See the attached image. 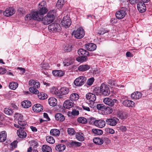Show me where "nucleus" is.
Wrapping results in <instances>:
<instances>
[{
	"instance_id": "f257e3e1",
	"label": "nucleus",
	"mask_w": 152,
	"mask_h": 152,
	"mask_svg": "<svg viewBox=\"0 0 152 152\" xmlns=\"http://www.w3.org/2000/svg\"><path fill=\"white\" fill-rule=\"evenodd\" d=\"M55 18V11L51 10L49 11L46 15L41 19V21L45 25H48L53 22Z\"/></svg>"
},
{
	"instance_id": "f03ea898",
	"label": "nucleus",
	"mask_w": 152,
	"mask_h": 152,
	"mask_svg": "<svg viewBox=\"0 0 152 152\" xmlns=\"http://www.w3.org/2000/svg\"><path fill=\"white\" fill-rule=\"evenodd\" d=\"M77 53L80 57L76 58V60L78 62H83L86 61L89 55V53L83 49H80L78 50Z\"/></svg>"
},
{
	"instance_id": "7ed1b4c3",
	"label": "nucleus",
	"mask_w": 152,
	"mask_h": 152,
	"mask_svg": "<svg viewBox=\"0 0 152 152\" xmlns=\"http://www.w3.org/2000/svg\"><path fill=\"white\" fill-rule=\"evenodd\" d=\"M46 5V2L44 1H42L39 4V11L38 12L41 16H42L48 11V9L45 7Z\"/></svg>"
},
{
	"instance_id": "20e7f679",
	"label": "nucleus",
	"mask_w": 152,
	"mask_h": 152,
	"mask_svg": "<svg viewBox=\"0 0 152 152\" xmlns=\"http://www.w3.org/2000/svg\"><path fill=\"white\" fill-rule=\"evenodd\" d=\"M72 34L74 37L78 39L82 38L85 35L84 31L83 29L81 28H79L76 30L74 31Z\"/></svg>"
},
{
	"instance_id": "39448f33",
	"label": "nucleus",
	"mask_w": 152,
	"mask_h": 152,
	"mask_svg": "<svg viewBox=\"0 0 152 152\" xmlns=\"http://www.w3.org/2000/svg\"><path fill=\"white\" fill-rule=\"evenodd\" d=\"M127 9L125 7H122L115 13L116 18L121 19L124 18L126 14Z\"/></svg>"
},
{
	"instance_id": "423d86ee",
	"label": "nucleus",
	"mask_w": 152,
	"mask_h": 152,
	"mask_svg": "<svg viewBox=\"0 0 152 152\" xmlns=\"http://www.w3.org/2000/svg\"><path fill=\"white\" fill-rule=\"evenodd\" d=\"M87 78L85 77L80 76L75 79L74 84L76 86H81L84 84Z\"/></svg>"
},
{
	"instance_id": "0eeeda50",
	"label": "nucleus",
	"mask_w": 152,
	"mask_h": 152,
	"mask_svg": "<svg viewBox=\"0 0 152 152\" xmlns=\"http://www.w3.org/2000/svg\"><path fill=\"white\" fill-rule=\"evenodd\" d=\"M48 28L50 31L54 32L59 31L61 30V27L58 23H54L49 25L48 26Z\"/></svg>"
},
{
	"instance_id": "6e6552de",
	"label": "nucleus",
	"mask_w": 152,
	"mask_h": 152,
	"mask_svg": "<svg viewBox=\"0 0 152 152\" xmlns=\"http://www.w3.org/2000/svg\"><path fill=\"white\" fill-rule=\"evenodd\" d=\"M100 91L102 94L105 96H107L110 94V91L108 87L104 84H102L100 86Z\"/></svg>"
},
{
	"instance_id": "1a4fd4ad",
	"label": "nucleus",
	"mask_w": 152,
	"mask_h": 152,
	"mask_svg": "<svg viewBox=\"0 0 152 152\" xmlns=\"http://www.w3.org/2000/svg\"><path fill=\"white\" fill-rule=\"evenodd\" d=\"M61 23L63 26L67 28L70 26L71 21L69 17L68 16H66L63 17Z\"/></svg>"
},
{
	"instance_id": "9d476101",
	"label": "nucleus",
	"mask_w": 152,
	"mask_h": 152,
	"mask_svg": "<svg viewBox=\"0 0 152 152\" xmlns=\"http://www.w3.org/2000/svg\"><path fill=\"white\" fill-rule=\"evenodd\" d=\"M0 13H3V15L6 17H9L13 15L15 12V10L14 8L10 7L7 8L4 12L2 11H0Z\"/></svg>"
},
{
	"instance_id": "9b49d317",
	"label": "nucleus",
	"mask_w": 152,
	"mask_h": 152,
	"mask_svg": "<svg viewBox=\"0 0 152 152\" xmlns=\"http://www.w3.org/2000/svg\"><path fill=\"white\" fill-rule=\"evenodd\" d=\"M94 125L96 126L99 128L104 127L106 124V122L103 120L100 119L95 120L93 122Z\"/></svg>"
},
{
	"instance_id": "f8f14e48",
	"label": "nucleus",
	"mask_w": 152,
	"mask_h": 152,
	"mask_svg": "<svg viewBox=\"0 0 152 152\" xmlns=\"http://www.w3.org/2000/svg\"><path fill=\"white\" fill-rule=\"evenodd\" d=\"M118 119L116 118L113 117L112 118L107 119L106 120L107 124L111 126H115L117 124L118 121Z\"/></svg>"
},
{
	"instance_id": "ddd939ff",
	"label": "nucleus",
	"mask_w": 152,
	"mask_h": 152,
	"mask_svg": "<svg viewBox=\"0 0 152 152\" xmlns=\"http://www.w3.org/2000/svg\"><path fill=\"white\" fill-rule=\"evenodd\" d=\"M103 102L105 104L112 107L117 102V100L115 99H112L110 98H106L104 99Z\"/></svg>"
},
{
	"instance_id": "4468645a",
	"label": "nucleus",
	"mask_w": 152,
	"mask_h": 152,
	"mask_svg": "<svg viewBox=\"0 0 152 152\" xmlns=\"http://www.w3.org/2000/svg\"><path fill=\"white\" fill-rule=\"evenodd\" d=\"M137 8L138 11L143 13L145 12L146 10V7L145 4L141 1H139L137 4Z\"/></svg>"
},
{
	"instance_id": "2eb2a0df",
	"label": "nucleus",
	"mask_w": 152,
	"mask_h": 152,
	"mask_svg": "<svg viewBox=\"0 0 152 152\" xmlns=\"http://www.w3.org/2000/svg\"><path fill=\"white\" fill-rule=\"evenodd\" d=\"M86 48L88 50L93 51L95 50L96 48V45L93 43H89L85 45Z\"/></svg>"
},
{
	"instance_id": "dca6fc26",
	"label": "nucleus",
	"mask_w": 152,
	"mask_h": 152,
	"mask_svg": "<svg viewBox=\"0 0 152 152\" xmlns=\"http://www.w3.org/2000/svg\"><path fill=\"white\" fill-rule=\"evenodd\" d=\"M122 103L124 106L130 107H133L134 104V102L132 100L127 99L124 100Z\"/></svg>"
},
{
	"instance_id": "f3484780",
	"label": "nucleus",
	"mask_w": 152,
	"mask_h": 152,
	"mask_svg": "<svg viewBox=\"0 0 152 152\" xmlns=\"http://www.w3.org/2000/svg\"><path fill=\"white\" fill-rule=\"evenodd\" d=\"M74 103L70 100H66L63 104V107L67 109H69L73 106Z\"/></svg>"
},
{
	"instance_id": "a211bd4d",
	"label": "nucleus",
	"mask_w": 152,
	"mask_h": 152,
	"mask_svg": "<svg viewBox=\"0 0 152 152\" xmlns=\"http://www.w3.org/2000/svg\"><path fill=\"white\" fill-rule=\"evenodd\" d=\"M86 99L90 102H94L96 99V95L92 93H89L86 95Z\"/></svg>"
},
{
	"instance_id": "6ab92c4d",
	"label": "nucleus",
	"mask_w": 152,
	"mask_h": 152,
	"mask_svg": "<svg viewBox=\"0 0 152 152\" xmlns=\"http://www.w3.org/2000/svg\"><path fill=\"white\" fill-rule=\"evenodd\" d=\"M33 110L35 112H39L42 111V106L40 104H37L34 105L32 107Z\"/></svg>"
},
{
	"instance_id": "aec40b11",
	"label": "nucleus",
	"mask_w": 152,
	"mask_h": 152,
	"mask_svg": "<svg viewBox=\"0 0 152 152\" xmlns=\"http://www.w3.org/2000/svg\"><path fill=\"white\" fill-rule=\"evenodd\" d=\"M29 86L34 87V88H38L40 87V84L38 82L34 80H31L29 82Z\"/></svg>"
},
{
	"instance_id": "412c9836",
	"label": "nucleus",
	"mask_w": 152,
	"mask_h": 152,
	"mask_svg": "<svg viewBox=\"0 0 152 152\" xmlns=\"http://www.w3.org/2000/svg\"><path fill=\"white\" fill-rule=\"evenodd\" d=\"M33 16V19L34 20H37L39 21H40L41 20L42 16L40 15L38 11L35 12L32 14Z\"/></svg>"
},
{
	"instance_id": "4be33fe9",
	"label": "nucleus",
	"mask_w": 152,
	"mask_h": 152,
	"mask_svg": "<svg viewBox=\"0 0 152 152\" xmlns=\"http://www.w3.org/2000/svg\"><path fill=\"white\" fill-rule=\"evenodd\" d=\"M17 134L18 137L21 138H24L27 136L26 132L22 129L18 130L17 131Z\"/></svg>"
},
{
	"instance_id": "5701e85b",
	"label": "nucleus",
	"mask_w": 152,
	"mask_h": 152,
	"mask_svg": "<svg viewBox=\"0 0 152 152\" xmlns=\"http://www.w3.org/2000/svg\"><path fill=\"white\" fill-rule=\"evenodd\" d=\"M75 137L77 140L81 142L83 141L85 138L84 134L81 132H77L76 133Z\"/></svg>"
},
{
	"instance_id": "b1692460",
	"label": "nucleus",
	"mask_w": 152,
	"mask_h": 152,
	"mask_svg": "<svg viewBox=\"0 0 152 152\" xmlns=\"http://www.w3.org/2000/svg\"><path fill=\"white\" fill-rule=\"evenodd\" d=\"M142 94L140 92L136 91L131 94V97L133 99H137L140 98Z\"/></svg>"
},
{
	"instance_id": "393cba45",
	"label": "nucleus",
	"mask_w": 152,
	"mask_h": 152,
	"mask_svg": "<svg viewBox=\"0 0 152 152\" xmlns=\"http://www.w3.org/2000/svg\"><path fill=\"white\" fill-rule=\"evenodd\" d=\"M55 118L57 121L62 122L65 119L64 116L62 114L59 113H57L55 115Z\"/></svg>"
},
{
	"instance_id": "a878e982",
	"label": "nucleus",
	"mask_w": 152,
	"mask_h": 152,
	"mask_svg": "<svg viewBox=\"0 0 152 152\" xmlns=\"http://www.w3.org/2000/svg\"><path fill=\"white\" fill-rule=\"evenodd\" d=\"M50 92L54 95L57 96H59L61 95V93L59 92L58 90L54 87H52L50 90Z\"/></svg>"
},
{
	"instance_id": "bb28decb",
	"label": "nucleus",
	"mask_w": 152,
	"mask_h": 152,
	"mask_svg": "<svg viewBox=\"0 0 152 152\" xmlns=\"http://www.w3.org/2000/svg\"><path fill=\"white\" fill-rule=\"evenodd\" d=\"M48 102L50 105L52 106H55L57 104V100L54 97L50 98L48 100Z\"/></svg>"
},
{
	"instance_id": "cd10ccee",
	"label": "nucleus",
	"mask_w": 152,
	"mask_h": 152,
	"mask_svg": "<svg viewBox=\"0 0 152 152\" xmlns=\"http://www.w3.org/2000/svg\"><path fill=\"white\" fill-rule=\"evenodd\" d=\"M65 145L62 144H58L55 147L56 150L59 152L63 151L65 149Z\"/></svg>"
},
{
	"instance_id": "c85d7f7f",
	"label": "nucleus",
	"mask_w": 152,
	"mask_h": 152,
	"mask_svg": "<svg viewBox=\"0 0 152 152\" xmlns=\"http://www.w3.org/2000/svg\"><path fill=\"white\" fill-rule=\"evenodd\" d=\"M74 61V59L73 58H70L65 60L63 62L64 66H68L72 64Z\"/></svg>"
},
{
	"instance_id": "c756f323",
	"label": "nucleus",
	"mask_w": 152,
	"mask_h": 152,
	"mask_svg": "<svg viewBox=\"0 0 152 152\" xmlns=\"http://www.w3.org/2000/svg\"><path fill=\"white\" fill-rule=\"evenodd\" d=\"M90 68V67L88 65H82L78 67V70L80 71H85L88 70Z\"/></svg>"
},
{
	"instance_id": "7c9ffc66",
	"label": "nucleus",
	"mask_w": 152,
	"mask_h": 152,
	"mask_svg": "<svg viewBox=\"0 0 152 152\" xmlns=\"http://www.w3.org/2000/svg\"><path fill=\"white\" fill-rule=\"evenodd\" d=\"M7 134L5 131L1 132L0 133V142L4 141L6 139Z\"/></svg>"
},
{
	"instance_id": "2f4dec72",
	"label": "nucleus",
	"mask_w": 152,
	"mask_h": 152,
	"mask_svg": "<svg viewBox=\"0 0 152 152\" xmlns=\"http://www.w3.org/2000/svg\"><path fill=\"white\" fill-rule=\"evenodd\" d=\"M22 106L25 108H28L32 105L31 102L28 100H25L22 102Z\"/></svg>"
},
{
	"instance_id": "473e14b6",
	"label": "nucleus",
	"mask_w": 152,
	"mask_h": 152,
	"mask_svg": "<svg viewBox=\"0 0 152 152\" xmlns=\"http://www.w3.org/2000/svg\"><path fill=\"white\" fill-rule=\"evenodd\" d=\"M42 150L43 152H52V149L49 146L44 145L42 146Z\"/></svg>"
},
{
	"instance_id": "72a5a7b5",
	"label": "nucleus",
	"mask_w": 152,
	"mask_h": 152,
	"mask_svg": "<svg viewBox=\"0 0 152 152\" xmlns=\"http://www.w3.org/2000/svg\"><path fill=\"white\" fill-rule=\"evenodd\" d=\"M69 90L68 88L66 87H63L60 90V92L61 93V95L66 94L68 93Z\"/></svg>"
},
{
	"instance_id": "f704fd0d",
	"label": "nucleus",
	"mask_w": 152,
	"mask_h": 152,
	"mask_svg": "<svg viewBox=\"0 0 152 152\" xmlns=\"http://www.w3.org/2000/svg\"><path fill=\"white\" fill-rule=\"evenodd\" d=\"M94 142L97 145H101L103 143V141L102 138L95 137L93 139Z\"/></svg>"
},
{
	"instance_id": "c9c22d12",
	"label": "nucleus",
	"mask_w": 152,
	"mask_h": 152,
	"mask_svg": "<svg viewBox=\"0 0 152 152\" xmlns=\"http://www.w3.org/2000/svg\"><path fill=\"white\" fill-rule=\"evenodd\" d=\"M79 98V95L76 93H73L70 96V100L72 101L77 100Z\"/></svg>"
},
{
	"instance_id": "e433bc0d",
	"label": "nucleus",
	"mask_w": 152,
	"mask_h": 152,
	"mask_svg": "<svg viewBox=\"0 0 152 152\" xmlns=\"http://www.w3.org/2000/svg\"><path fill=\"white\" fill-rule=\"evenodd\" d=\"M60 134V131L56 129H52L50 131V134L53 136H58Z\"/></svg>"
},
{
	"instance_id": "4c0bfd02",
	"label": "nucleus",
	"mask_w": 152,
	"mask_h": 152,
	"mask_svg": "<svg viewBox=\"0 0 152 152\" xmlns=\"http://www.w3.org/2000/svg\"><path fill=\"white\" fill-rule=\"evenodd\" d=\"M18 84L16 82H12L10 83L9 87L11 89L15 90L18 87Z\"/></svg>"
},
{
	"instance_id": "58836bf2",
	"label": "nucleus",
	"mask_w": 152,
	"mask_h": 152,
	"mask_svg": "<svg viewBox=\"0 0 152 152\" xmlns=\"http://www.w3.org/2000/svg\"><path fill=\"white\" fill-rule=\"evenodd\" d=\"M69 143L72 146L74 147H79L82 145V143L80 142L72 141L70 142Z\"/></svg>"
},
{
	"instance_id": "ea45409f",
	"label": "nucleus",
	"mask_w": 152,
	"mask_h": 152,
	"mask_svg": "<svg viewBox=\"0 0 152 152\" xmlns=\"http://www.w3.org/2000/svg\"><path fill=\"white\" fill-rule=\"evenodd\" d=\"M38 98L41 99H45L47 98V95L43 92H41L38 94Z\"/></svg>"
},
{
	"instance_id": "a19ab883",
	"label": "nucleus",
	"mask_w": 152,
	"mask_h": 152,
	"mask_svg": "<svg viewBox=\"0 0 152 152\" xmlns=\"http://www.w3.org/2000/svg\"><path fill=\"white\" fill-rule=\"evenodd\" d=\"M77 121L78 122L82 124H86L87 122V119L83 117L78 118H77Z\"/></svg>"
},
{
	"instance_id": "79ce46f5",
	"label": "nucleus",
	"mask_w": 152,
	"mask_h": 152,
	"mask_svg": "<svg viewBox=\"0 0 152 152\" xmlns=\"http://www.w3.org/2000/svg\"><path fill=\"white\" fill-rule=\"evenodd\" d=\"M64 3V0H58L56 4V6L58 9L61 8Z\"/></svg>"
},
{
	"instance_id": "37998d69",
	"label": "nucleus",
	"mask_w": 152,
	"mask_h": 152,
	"mask_svg": "<svg viewBox=\"0 0 152 152\" xmlns=\"http://www.w3.org/2000/svg\"><path fill=\"white\" fill-rule=\"evenodd\" d=\"M46 139L47 142L50 144H53L55 142L54 139L51 136H47Z\"/></svg>"
},
{
	"instance_id": "c03bdc74",
	"label": "nucleus",
	"mask_w": 152,
	"mask_h": 152,
	"mask_svg": "<svg viewBox=\"0 0 152 152\" xmlns=\"http://www.w3.org/2000/svg\"><path fill=\"white\" fill-rule=\"evenodd\" d=\"M92 131L94 134L98 135H102L103 133V131L101 129H93Z\"/></svg>"
},
{
	"instance_id": "a18cd8bd",
	"label": "nucleus",
	"mask_w": 152,
	"mask_h": 152,
	"mask_svg": "<svg viewBox=\"0 0 152 152\" xmlns=\"http://www.w3.org/2000/svg\"><path fill=\"white\" fill-rule=\"evenodd\" d=\"M4 113L9 115H12L14 113L12 109H10L9 108H5L4 109Z\"/></svg>"
},
{
	"instance_id": "49530a36",
	"label": "nucleus",
	"mask_w": 152,
	"mask_h": 152,
	"mask_svg": "<svg viewBox=\"0 0 152 152\" xmlns=\"http://www.w3.org/2000/svg\"><path fill=\"white\" fill-rule=\"evenodd\" d=\"M96 108L98 110H100L101 111H103L105 110V106L103 104H99L97 105Z\"/></svg>"
},
{
	"instance_id": "de8ad7c7",
	"label": "nucleus",
	"mask_w": 152,
	"mask_h": 152,
	"mask_svg": "<svg viewBox=\"0 0 152 152\" xmlns=\"http://www.w3.org/2000/svg\"><path fill=\"white\" fill-rule=\"evenodd\" d=\"M104 111L107 114H109L112 112L113 109L111 107H105V110Z\"/></svg>"
},
{
	"instance_id": "09e8293b",
	"label": "nucleus",
	"mask_w": 152,
	"mask_h": 152,
	"mask_svg": "<svg viewBox=\"0 0 152 152\" xmlns=\"http://www.w3.org/2000/svg\"><path fill=\"white\" fill-rule=\"evenodd\" d=\"M29 90L31 93L35 94H38L39 92L37 89L34 87H31L29 88Z\"/></svg>"
},
{
	"instance_id": "8fccbe9b",
	"label": "nucleus",
	"mask_w": 152,
	"mask_h": 152,
	"mask_svg": "<svg viewBox=\"0 0 152 152\" xmlns=\"http://www.w3.org/2000/svg\"><path fill=\"white\" fill-rule=\"evenodd\" d=\"M40 67L42 69H49V66L48 64L46 63H43L40 64Z\"/></svg>"
},
{
	"instance_id": "3c124183",
	"label": "nucleus",
	"mask_w": 152,
	"mask_h": 152,
	"mask_svg": "<svg viewBox=\"0 0 152 152\" xmlns=\"http://www.w3.org/2000/svg\"><path fill=\"white\" fill-rule=\"evenodd\" d=\"M119 115V118L122 120L128 117L127 115L125 113H121Z\"/></svg>"
},
{
	"instance_id": "603ef678",
	"label": "nucleus",
	"mask_w": 152,
	"mask_h": 152,
	"mask_svg": "<svg viewBox=\"0 0 152 152\" xmlns=\"http://www.w3.org/2000/svg\"><path fill=\"white\" fill-rule=\"evenodd\" d=\"M67 132L68 134L71 135H73L74 134L75 131L74 129L72 128H69L67 129Z\"/></svg>"
},
{
	"instance_id": "864d4df0",
	"label": "nucleus",
	"mask_w": 152,
	"mask_h": 152,
	"mask_svg": "<svg viewBox=\"0 0 152 152\" xmlns=\"http://www.w3.org/2000/svg\"><path fill=\"white\" fill-rule=\"evenodd\" d=\"M72 46L71 45L66 46L64 48V50L65 51L69 52L72 50Z\"/></svg>"
},
{
	"instance_id": "5fc2aeb1",
	"label": "nucleus",
	"mask_w": 152,
	"mask_h": 152,
	"mask_svg": "<svg viewBox=\"0 0 152 152\" xmlns=\"http://www.w3.org/2000/svg\"><path fill=\"white\" fill-rule=\"evenodd\" d=\"M94 80V77H91L88 79L87 81V84L89 86L91 85L93 83Z\"/></svg>"
},
{
	"instance_id": "6e6d98bb",
	"label": "nucleus",
	"mask_w": 152,
	"mask_h": 152,
	"mask_svg": "<svg viewBox=\"0 0 152 152\" xmlns=\"http://www.w3.org/2000/svg\"><path fill=\"white\" fill-rule=\"evenodd\" d=\"M26 20H29L33 19V16L32 14L27 15L25 18Z\"/></svg>"
},
{
	"instance_id": "4d7b16f0",
	"label": "nucleus",
	"mask_w": 152,
	"mask_h": 152,
	"mask_svg": "<svg viewBox=\"0 0 152 152\" xmlns=\"http://www.w3.org/2000/svg\"><path fill=\"white\" fill-rule=\"evenodd\" d=\"M15 115L14 116V117L15 119H21L22 117L21 116L20 114L18 113H15Z\"/></svg>"
},
{
	"instance_id": "13d9d810",
	"label": "nucleus",
	"mask_w": 152,
	"mask_h": 152,
	"mask_svg": "<svg viewBox=\"0 0 152 152\" xmlns=\"http://www.w3.org/2000/svg\"><path fill=\"white\" fill-rule=\"evenodd\" d=\"M72 114L74 115H77L79 114V111L75 110H73L72 111Z\"/></svg>"
},
{
	"instance_id": "bf43d9fd",
	"label": "nucleus",
	"mask_w": 152,
	"mask_h": 152,
	"mask_svg": "<svg viewBox=\"0 0 152 152\" xmlns=\"http://www.w3.org/2000/svg\"><path fill=\"white\" fill-rule=\"evenodd\" d=\"M6 70L4 68L0 67V74H4L6 72Z\"/></svg>"
},
{
	"instance_id": "052dcab7",
	"label": "nucleus",
	"mask_w": 152,
	"mask_h": 152,
	"mask_svg": "<svg viewBox=\"0 0 152 152\" xmlns=\"http://www.w3.org/2000/svg\"><path fill=\"white\" fill-rule=\"evenodd\" d=\"M18 124L20 126H24L26 125V122L23 121H20L19 120L18 121Z\"/></svg>"
},
{
	"instance_id": "680f3d73",
	"label": "nucleus",
	"mask_w": 152,
	"mask_h": 152,
	"mask_svg": "<svg viewBox=\"0 0 152 152\" xmlns=\"http://www.w3.org/2000/svg\"><path fill=\"white\" fill-rule=\"evenodd\" d=\"M119 129L122 132H125L126 130V128L125 126H122L119 127Z\"/></svg>"
},
{
	"instance_id": "e2e57ef3",
	"label": "nucleus",
	"mask_w": 152,
	"mask_h": 152,
	"mask_svg": "<svg viewBox=\"0 0 152 152\" xmlns=\"http://www.w3.org/2000/svg\"><path fill=\"white\" fill-rule=\"evenodd\" d=\"M129 3L131 4H136L139 0H129Z\"/></svg>"
},
{
	"instance_id": "0e129e2a",
	"label": "nucleus",
	"mask_w": 152,
	"mask_h": 152,
	"mask_svg": "<svg viewBox=\"0 0 152 152\" xmlns=\"http://www.w3.org/2000/svg\"><path fill=\"white\" fill-rule=\"evenodd\" d=\"M64 72L62 71L58 70V76L61 77L64 75Z\"/></svg>"
},
{
	"instance_id": "69168bd1",
	"label": "nucleus",
	"mask_w": 152,
	"mask_h": 152,
	"mask_svg": "<svg viewBox=\"0 0 152 152\" xmlns=\"http://www.w3.org/2000/svg\"><path fill=\"white\" fill-rule=\"evenodd\" d=\"M43 116L46 119V120H47V121H48L50 120V118L48 117L47 113H43Z\"/></svg>"
},
{
	"instance_id": "338daca9",
	"label": "nucleus",
	"mask_w": 152,
	"mask_h": 152,
	"mask_svg": "<svg viewBox=\"0 0 152 152\" xmlns=\"http://www.w3.org/2000/svg\"><path fill=\"white\" fill-rule=\"evenodd\" d=\"M82 107L84 110L87 111H90V108L84 105H83Z\"/></svg>"
},
{
	"instance_id": "774afa93",
	"label": "nucleus",
	"mask_w": 152,
	"mask_h": 152,
	"mask_svg": "<svg viewBox=\"0 0 152 152\" xmlns=\"http://www.w3.org/2000/svg\"><path fill=\"white\" fill-rule=\"evenodd\" d=\"M107 131L109 133L112 134L115 133L114 130L112 129H107Z\"/></svg>"
}]
</instances>
